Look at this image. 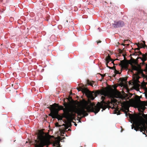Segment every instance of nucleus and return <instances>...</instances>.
Wrapping results in <instances>:
<instances>
[{"label":"nucleus","instance_id":"39448f33","mask_svg":"<svg viewBox=\"0 0 147 147\" xmlns=\"http://www.w3.org/2000/svg\"><path fill=\"white\" fill-rule=\"evenodd\" d=\"M133 102V100H132L130 102L127 101L122 102V108L123 110V111H129V108L130 106V105Z\"/></svg>","mask_w":147,"mask_h":147},{"label":"nucleus","instance_id":"20e7f679","mask_svg":"<svg viewBox=\"0 0 147 147\" xmlns=\"http://www.w3.org/2000/svg\"><path fill=\"white\" fill-rule=\"evenodd\" d=\"M32 144L34 147H43L46 144V142L45 140L40 139L39 140H35Z\"/></svg>","mask_w":147,"mask_h":147},{"label":"nucleus","instance_id":"1a4fd4ad","mask_svg":"<svg viewBox=\"0 0 147 147\" xmlns=\"http://www.w3.org/2000/svg\"><path fill=\"white\" fill-rule=\"evenodd\" d=\"M82 136H79L78 137L77 139V142L78 146L79 147H82Z\"/></svg>","mask_w":147,"mask_h":147},{"label":"nucleus","instance_id":"9d476101","mask_svg":"<svg viewBox=\"0 0 147 147\" xmlns=\"http://www.w3.org/2000/svg\"><path fill=\"white\" fill-rule=\"evenodd\" d=\"M143 43H138L136 44L138 47V48H137L136 49V50H139L140 49V48H139V47L140 46H141V48H144L145 47H146L147 49V46H146L145 44V41H142Z\"/></svg>","mask_w":147,"mask_h":147},{"label":"nucleus","instance_id":"0eeeda50","mask_svg":"<svg viewBox=\"0 0 147 147\" xmlns=\"http://www.w3.org/2000/svg\"><path fill=\"white\" fill-rule=\"evenodd\" d=\"M124 25V22L121 21L118 22L114 21V23L112 24L113 26L115 28L121 27Z\"/></svg>","mask_w":147,"mask_h":147},{"label":"nucleus","instance_id":"f03ea898","mask_svg":"<svg viewBox=\"0 0 147 147\" xmlns=\"http://www.w3.org/2000/svg\"><path fill=\"white\" fill-rule=\"evenodd\" d=\"M63 105V106L57 105L58 109L55 108V106L51 105L50 108L51 113L49 115L53 118H57L58 116V111L62 110L63 111V117L67 119L73 113H77L81 117H83V101H78L74 104L65 102Z\"/></svg>","mask_w":147,"mask_h":147},{"label":"nucleus","instance_id":"ddd939ff","mask_svg":"<svg viewBox=\"0 0 147 147\" xmlns=\"http://www.w3.org/2000/svg\"><path fill=\"white\" fill-rule=\"evenodd\" d=\"M110 61H111V59L110 57L109 56L107 57L106 58V61L107 62L106 63V65H108L109 62Z\"/></svg>","mask_w":147,"mask_h":147},{"label":"nucleus","instance_id":"6e6552de","mask_svg":"<svg viewBox=\"0 0 147 147\" xmlns=\"http://www.w3.org/2000/svg\"><path fill=\"white\" fill-rule=\"evenodd\" d=\"M139 54L141 55L142 56V57H140L139 58H138L137 59H141L142 61L143 62L144 61H145L147 59V54H146L145 55L142 54L140 52H139Z\"/></svg>","mask_w":147,"mask_h":147},{"label":"nucleus","instance_id":"c756f323","mask_svg":"<svg viewBox=\"0 0 147 147\" xmlns=\"http://www.w3.org/2000/svg\"><path fill=\"white\" fill-rule=\"evenodd\" d=\"M98 43V42H96Z\"/></svg>","mask_w":147,"mask_h":147},{"label":"nucleus","instance_id":"4468645a","mask_svg":"<svg viewBox=\"0 0 147 147\" xmlns=\"http://www.w3.org/2000/svg\"><path fill=\"white\" fill-rule=\"evenodd\" d=\"M90 82H91L90 81L88 80H86L85 82V85H84V86H86V87H87V86H88V85H89V84L90 83Z\"/></svg>","mask_w":147,"mask_h":147},{"label":"nucleus","instance_id":"4be33fe9","mask_svg":"<svg viewBox=\"0 0 147 147\" xmlns=\"http://www.w3.org/2000/svg\"><path fill=\"white\" fill-rule=\"evenodd\" d=\"M146 71L147 72V65H146Z\"/></svg>","mask_w":147,"mask_h":147},{"label":"nucleus","instance_id":"f257e3e1","mask_svg":"<svg viewBox=\"0 0 147 147\" xmlns=\"http://www.w3.org/2000/svg\"><path fill=\"white\" fill-rule=\"evenodd\" d=\"M96 94L111 98H118L121 97L120 93L117 90L114 91L112 90L108 89L106 90L98 91L95 93L93 91H90L83 84V95L84 94L88 98V100L83 99V117L88 115V112L91 111L96 114L99 111L100 108L102 109L101 110L102 112L108 108V105L103 101L105 99L104 96H101L102 101L100 102H98L96 105L94 103L91 102L90 100H94V97L96 96Z\"/></svg>","mask_w":147,"mask_h":147},{"label":"nucleus","instance_id":"9b49d317","mask_svg":"<svg viewBox=\"0 0 147 147\" xmlns=\"http://www.w3.org/2000/svg\"><path fill=\"white\" fill-rule=\"evenodd\" d=\"M89 85L93 87H94L95 88L97 86V84L96 83L92 81H91L90 83L89 84Z\"/></svg>","mask_w":147,"mask_h":147},{"label":"nucleus","instance_id":"393cba45","mask_svg":"<svg viewBox=\"0 0 147 147\" xmlns=\"http://www.w3.org/2000/svg\"><path fill=\"white\" fill-rule=\"evenodd\" d=\"M128 41V40H125V42H126V41Z\"/></svg>","mask_w":147,"mask_h":147},{"label":"nucleus","instance_id":"412c9836","mask_svg":"<svg viewBox=\"0 0 147 147\" xmlns=\"http://www.w3.org/2000/svg\"><path fill=\"white\" fill-rule=\"evenodd\" d=\"M124 111V112H125V115H126V116H127V112L126 111Z\"/></svg>","mask_w":147,"mask_h":147},{"label":"nucleus","instance_id":"a878e982","mask_svg":"<svg viewBox=\"0 0 147 147\" xmlns=\"http://www.w3.org/2000/svg\"><path fill=\"white\" fill-rule=\"evenodd\" d=\"M78 121H79V122H80V120H77Z\"/></svg>","mask_w":147,"mask_h":147},{"label":"nucleus","instance_id":"a211bd4d","mask_svg":"<svg viewBox=\"0 0 147 147\" xmlns=\"http://www.w3.org/2000/svg\"><path fill=\"white\" fill-rule=\"evenodd\" d=\"M142 133L143 134H144L145 135L146 137L147 136L146 135V134L145 133H144V132H142Z\"/></svg>","mask_w":147,"mask_h":147},{"label":"nucleus","instance_id":"2eb2a0df","mask_svg":"<svg viewBox=\"0 0 147 147\" xmlns=\"http://www.w3.org/2000/svg\"><path fill=\"white\" fill-rule=\"evenodd\" d=\"M140 107V109L142 110L143 111H144L145 109V107L143 106V105H141Z\"/></svg>","mask_w":147,"mask_h":147},{"label":"nucleus","instance_id":"bb28decb","mask_svg":"<svg viewBox=\"0 0 147 147\" xmlns=\"http://www.w3.org/2000/svg\"><path fill=\"white\" fill-rule=\"evenodd\" d=\"M101 42V41H100L99 42H98L99 43H100Z\"/></svg>","mask_w":147,"mask_h":147},{"label":"nucleus","instance_id":"423d86ee","mask_svg":"<svg viewBox=\"0 0 147 147\" xmlns=\"http://www.w3.org/2000/svg\"><path fill=\"white\" fill-rule=\"evenodd\" d=\"M130 119L132 120V121H131V123H133L134 125H135V128L133 124H132L131 125V129H133L134 128V129L136 131H137L138 130L140 131V129H142V128L141 127V128H138V127H136V124L135 123V122L136 121H140V119L139 120H137L136 119V117L135 116H132L131 117H130Z\"/></svg>","mask_w":147,"mask_h":147},{"label":"nucleus","instance_id":"7ed1b4c3","mask_svg":"<svg viewBox=\"0 0 147 147\" xmlns=\"http://www.w3.org/2000/svg\"><path fill=\"white\" fill-rule=\"evenodd\" d=\"M138 57H137L136 60L133 59L132 63L135 65H137V66L134 65L129 63V62L127 60H123L121 61V63L119 65H121L122 67L125 69L127 68V66L128 64H130L131 65V67L132 70L137 71L139 73H141L142 72V70L141 69V67L139 65L137 61L138 59H137Z\"/></svg>","mask_w":147,"mask_h":147},{"label":"nucleus","instance_id":"5701e85b","mask_svg":"<svg viewBox=\"0 0 147 147\" xmlns=\"http://www.w3.org/2000/svg\"><path fill=\"white\" fill-rule=\"evenodd\" d=\"M70 125H71L70 123L69 122V127H70Z\"/></svg>","mask_w":147,"mask_h":147},{"label":"nucleus","instance_id":"6ab92c4d","mask_svg":"<svg viewBox=\"0 0 147 147\" xmlns=\"http://www.w3.org/2000/svg\"><path fill=\"white\" fill-rule=\"evenodd\" d=\"M107 65V67H108L109 68V69H111L112 68V67H109L108 66V65Z\"/></svg>","mask_w":147,"mask_h":147},{"label":"nucleus","instance_id":"dca6fc26","mask_svg":"<svg viewBox=\"0 0 147 147\" xmlns=\"http://www.w3.org/2000/svg\"><path fill=\"white\" fill-rule=\"evenodd\" d=\"M78 90V91H81L82 92H83V88L81 87L79 88H77Z\"/></svg>","mask_w":147,"mask_h":147},{"label":"nucleus","instance_id":"f3484780","mask_svg":"<svg viewBox=\"0 0 147 147\" xmlns=\"http://www.w3.org/2000/svg\"><path fill=\"white\" fill-rule=\"evenodd\" d=\"M87 36L86 34L84 35V38L85 40H87V39L86 38Z\"/></svg>","mask_w":147,"mask_h":147},{"label":"nucleus","instance_id":"b1692460","mask_svg":"<svg viewBox=\"0 0 147 147\" xmlns=\"http://www.w3.org/2000/svg\"><path fill=\"white\" fill-rule=\"evenodd\" d=\"M74 125H75V126H77V124H76V123H75Z\"/></svg>","mask_w":147,"mask_h":147},{"label":"nucleus","instance_id":"cd10ccee","mask_svg":"<svg viewBox=\"0 0 147 147\" xmlns=\"http://www.w3.org/2000/svg\"><path fill=\"white\" fill-rule=\"evenodd\" d=\"M66 22H68V21H67V20H66Z\"/></svg>","mask_w":147,"mask_h":147},{"label":"nucleus","instance_id":"aec40b11","mask_svg":"<svg viewBox=\"0 0 147 147\" xmlns=\"http://www.w3.org/2000/svg\"><path fill=\"white\" fill-rule=\"evenodd\" d=\"M115 73L116 74H119V73H118V71H115Z\"/></svg>","mask_w":147,"mask_h":147},{"label":"nucleus","instance_id":"c85d7f7f","mask_svg":"<svg viewBox=\"0 0 147 147\" xmlns=\"http://www.w3.org/2000/svg\"><path fill=\"white\" fill-rule=\"evenodd\" d=\"M81 97H82V98H83V96H81Z\"/></svg>","mask_w":147,"mask_h":147},{"label":"nucleus","instance_id":"f8f14e48","mask_svg":"<svg viewBox=\"0 0 147 147\" xmlns=\"http://www.w3.org/2000/svg\"><path fill=\"white\" fill-rule=\"evenodd\" d=\"M139 82V80L138 79H136L133 83V84L134 86L138 87L139 86V85L138 84Z\"/></svg>","mask_w":147,"mask_h":147}]
</instances>
